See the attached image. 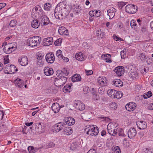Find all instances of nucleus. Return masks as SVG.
<instances>
[{
    "instance_id": "obj_42",
    "label": "nucleus",
    "mask_w": 153,
    "mask_h": 153,
    "mask_svg": "<svg viewBox=\"0 0 153 153\" xmlns=\"http://www.w3.org/2000/svg\"><path fill=\"white\" fill-rule=\"evenodd\" d=\"M130 25L131 27L134 29H136L137 27V25L136 21L134 19H132L130 22Z\"/></svg>"
},
{
    "instance_id": "obj_25",
    "label": "nucleus",
    "mask_w": 153,
    "mask_h": 153,
    "mask_svg": "<svg viewBox=\"0 0 153 153\" xmlns=\"http://www.w3.org/2000/svg\"><path fill=\"white\" fill-rule=\"evenodd\" d=\"M112 84L115 86L121 87L123 85V83L120 79H117L113 80Z\"/></svg>"
},
{
    "instance_id": "obj_21",
    "label": "nucleus",
    "mask_w": 153,
    "mask_h": 153,
    "mask_svg": "<svg viewBox=\"0 0 153 153\" xmlns=\"http://www.w3.org/2000/svg\"><path fill=\"white\" fill-rule=\"evenodd\" d=\"M56 75L57 74L61 75V76H68L69 74V70H67L65 68H64L62 70H58L56 73Z\"/></svg>"
},
{
    "instance_id": "obj_57",
    "label": "nucleus",
    "mask_w": 153,
    "mask_h": 153,
    "mask_svg": "<svg viewBox=\"0 0 153 153\" xmlns=\"http://www.w3.org/2000/svg\"><path fill=\"white\" fill-rule=\"evenodd\" d=\"M47 145L48 148H50L54 147L55 145L53 143L51 142L48 143Z\"/></svg>"
},
{
    "instance_id": "obj_12",
    "label": "nucleus",
    "mask_w": 153,
    "mask_h": 153,
    "mask_svg": "<svg viewBox=\"0 0 153 153\" xmlns=\"http://www.w3.org/2000/svg\"><path fill=\"white\" fill-rule=\"evenodd\" d=\"M74 106L75 107L76 109L79 111H82L85 109L84 104L79 100H75Z\"/></svg>"
},
{
    "instance_id": "obj_29",
    "label": "nucleus",
    "mask_w": 153,
    "mask_h": 153,
    "mask_svg": "<svg viewBox=\"0 0 153 153\" xmlns=\"http://www.w3.org/2000/svg\"><path fill=\"white\" fill-rule=\"evenodd\" d=\"M51 108L54 113H57L59 112L60 109L59 104L57 102L53 103L51 106Z\"/></svg>"
},
{
    "instance_id": "obj_47",
    "label": "nucleus",
    "mask_w": 153,
    "mask_h": 153,
    "mask_svg": "<svg viewBox=\"0 0 153 153\" xmlns=\"http://www.w3.org/2000/svg\"><path fill=\"white\" fill-rule=\"evenodd\" d=\"M51 5L49 3H47L44 5V8L45 10L49 11L51 8Z\"/></svg>"
},
{
    "instance_id": "obj_50",
    "label": "nucleus",
    "mask_w": 153,
    "mask_h": 153,
    "mask_svg": "<svg viewBox=\"0 0 153 153\" xmlns=\"http://www.w3.org/2000/svg\"><path fill=\"white\" fill-rule=\"evenodd\" d=\"M34 149V147L33 146H29L27 148L29 153H35V151Z\"/></svg>"
},
{
    "instance_id": "obj_49",
    "label": "nucleus",
    "mask_w": 153,
    "mask_h": 153,
    "mask_svg": "<svg viewBox=\"0 0 153 153\" xmlns=\"http://www.w3.org/2000/svg\"><path fill=\"white\" fill-rule=\"evenodd\" d=\"M104 79L103 77H99L98 79V82L101 85H103L104 84Z\"/></svg>"
},
{
    "instance_id": "obj_19",
    "label": "nucleus",
    "mask_w": 153,
    "mask_h": 153,
    "mask_svg": "<svg viewBox=\"0 0 153 153\" xmlns=\"http://www.w3.org/2000/svg\"><path fill=\"white\" fill-rule=\"evenodd\" d=\"M56 56L59 59V60H62L67 62L69 61V59L67 57H65L62 54V51L60 50H58L56 52Z\"/></svg>"
},
{
    "instance_id": "obj_46",
    "label": "nucleus",
    "mask_w": 153,
    "mask_h": 153,
    "mask_svg": "<svg viewBox=\"0 0 153 153\" xmlns=\"http://www.w3.org/2000/svg\"><path fill=\"white\" fill-rule=\"evenodd\" d=\"M78 147L77 143H72L70 146V149L72 150H75V149H77Z\"/></svg>"
},
{
    "instance_id": "obj_17",
    "label": "nucleus",
    "mask_w": 153,
    "mask_h": 153,
    "mask_svg": "<svg viewBox=\"0 0 153 153\" xmlns=\"http://www.w3.org/2000/svg\"><path fill=\"white\" fill-rule=\"evenodd\" d=\"M64 123H63L65 125H67L68 126H71L74 125L75 122V119L71 117H67L64 119Z\"/></svg>"
},
{
    "instance_id": "obj_40",
    "label": "nucleus",
    "mask_w": 153,
    "mask_h": 153,
    "mask_svg": "<svg viewBox=\"0 0 153 153\" xmlns=\"http://www.w3.org/2000/svg\"><path fill=\"white\" fill-rule=\"evenodd\" d=\"M10 70V74L15 73L18 71V69L14 65H11Z\"/></svg>"
},
{
    "instance_id": "obj_7",
    "label": "nucleus",
    "mask_w": 153,
    "mask_h": 153,
    "mask_svg": "<svg viewBox=\"0 0 153 153\" xmlns=\"http://www.w3.org/2000/svg\"><path fill=\"white\" fill-rule=\"evenodd\" d=\"M16 48V45L15 47L13 46L12 43H11L5 45L4 48L3 50L5 53L9 54L15 51Z\"/></svg>"
},
{
    "instance_id": "obj_61",
    "label": "nucleus",
    "mask_w": 153,
    "mask_h": 153,
    "mask_svg": "<svg viewBox=\"0 0 153 153\" xmlns=\"http://www.w3.org/2000/svg\"><path fill=\"white\" fill-rule=\"evenodd\" d=\"M83 91L85 94H86L89 92V88L88 87H85L83 88Z\"/></svg>"
},
{
    "instance_id": "obj_60",
    "label": "nucleus",
    "mask_w": 153,
    "mask_h": 153,
    "mask_svg": "<svg viewBox=\"0 0 153 153\" xmlns=\"http://www.w3.org/2000/svg\"><path fill=\"white\" fill-rule=\"evenodd\" d=\"M152 92L151 91H149L148 92H147L146 94V95L147 96V97H146L145 98H149L152 96Z\"/></svg>"
},
{
    "instance_id": "obj_16",
    "label": "nucleus",
    "mask_w": 153,
    "mask_h": 153,
    "mask_svg": "<svg viewBox=\"0 0 153 153\" xmlns=\"http://www.w3.org/2000/svg\"><path fill=\"white\" fill-rule=\"evenodd\" d=\"M124 67L122 66H118L115 68L114 71L119 76H123L124 72Z\"/></svg>"
},
{
    "instance_id": "obj_52",
    "label": "nucleus",
    "mask_w": 153,
    "mask_h": 153,
    "mask_svg": "<svg viewBox=\"0 0 153 153\" xmlns=\"http://www.w3.org/2000/svg\"><path fill=\"white\" fill-rule=\"evenodd\" d=\"M120 55L121 58L124 59L126 56V52L125 51H121L120 52Z\"/></svg>"
},
{
    "instance_id": "obj_34",
    "label": "nucleus",
    "mask_w": 153,
    "mask_h": 153,
    "mask_svg": "<svg viewBox=\"0 0 153 153\" xmlns=\"http://www.w3.org/2000/svg\"><path fill=\"white\" fill-rule=\"evenodd\" d=\"M108 107L113 110H116L117 107V104L115 102H111L108 104H107Z\"/></svg>"
},
{
    "instance_id": "obj_30",
    "label": "nucleus",
    "mask_w": 153,
    "mask_h": 153,
    "mask_svg": "<svg viewBox=\"0 0 153 153\" xmlns=\"http://www.w3.org/2000/svg\"><path fill=\"white\" fill-rule=\"evenodd\" d=\"M76 59L78 61H82L86 59V57L82 53L79 52L76 53L75 56Z\"/></svg>"
},
{
    "instance_id": "obj_28",
    "label": "nucleus",
    "mask_w": 153,
    "mask_h": 153,
    "mask_svg": "<svg viewBox=\"0 0 153 153\" xmlns=\"http://www.w3.org/2000/svg\"><path fill=\"white\" fill-rule=\"evenodd\" d=\"M44 71L45 74L47 76H50L53 73V69L49 67H45Z\"/></svg>"
},
{
    "instance_id": "obj_63",
    "label": "nucleus",
    "mask_w": 153,
    "mask_h": 153,
    "mask_svg": "<svg viewBox=\"0 0 153 153\" xmlns=\"http://www.w3.org/2000/svg\"><path fill=\"white\" fill-rule=\"evenodd\" d=\"M93 100H98L99 99V95H97V94H94V96H92Z\"/></svg>"
},
{
    "instance_id": "obj_15",
    "label": "nucleus",
    "mask_w": 153,
    "mask_h": 153,
    "mask_svg": "<svg viewBox=\"0 0 153 153\" xmlns=\"http://www.w3.org/2000/svg\"><path fill=\"white\" fill-rule=\"evenodd\" d=\"M46 61L49 63H52L55 60L54 54L52 53H48L46 55Z\"/></svg>"
},
{
    "instance_id": "obj_31",
    "label": "nucleus",
    "mask_w": 153,
    "mask_h": 153,
    "mask_svg": "<svg viewBox=\"0 0 153 153\" xmlns=\"http://www.w3.org/2000/svg\"><path fill=\"white\" fill-rule=\"evenodd\" d=\"M113 9L112 10L110 9L107 10V15L106 17V19H112L115 15V13L114 12Z\"/></svg>"
},
{
    "instance_id": "obj_2",
    "label": "nucleus",
    "mask_w": 153,
    "mask_h": 153,
    "mask_svg": "<svg viewBox=\"0 0 153 153\" xmlns=\"http://www.w3.org/2000/svg\"><path fill=\"white\" fill-rule=\"evenodd\" d=\"M41 41V37L36 36L28 38L27 40V44L28 46L31 47H36L39 45Z\"/></svg>"
},
{
    "instance_id": "obj_8",
    "label": "nucleus",
    "mask_w": 153,
    "mask_h": 153,
    "mask_svg": "<svg viewBox=\"0 0 153 153\" xmlns=\"http://www.w3.org/2000/svg\"><path fill=\"white\" fill-rule=\"evenodd\" d=\"M107 129L108 133L111 135H114L117 133V129L115 128V126L111 123L108 124Z\"/></svg>"
},
{
    "instance_id": "obj_22",
    "label": "nucleus",
    "mask_w": 153,
    "mask_h": 153,
    "mask_svg": "<svg viewBox=\"0 0 153 153\" xmlns=\"http://www.w3.org/2000/svg\"><path fill=\"white\" fill-rule=\"evenodd\" d=\"M40 18L41 19V24H43L45 26L49 24L50 22L49 19L46 15H45V14Z\"/></svg>"
},
{
    "instance_id": "obj_35",
    "label": "nucleus",
    "mask_w": 153,
    "mask_h": 153,
    "mask_svg": "<svg viewBox=\"0 0 153 153\" xmlns=\"http://www.w3.org/2000/svg\"><path fill=\"white\" fill-rule=\"evenodd\" d=\"M32 27L34 28H37L40 25V23L37 19H34L31 23Z\"/></svg>"
},
{
    "instance_id": "obj_44",
    "label": "nucleus",
    "mask_w": 153,
    "mask_h": 153,
    "mask_svg": "<svg viewBox=\"0 0 153 153\" xmlns=\"http://www.w3.org/2000/svg\"><path fill=\"white\" fill-rule=\"evenodd\" d=\"M17 22L15 19L11 20L9 23V25L11 27H14L17 25Z\"/></svg>"
},
{
    "instance_id": "obj_51",
    "label": "nucleus",
    "mask_w": 153,
    "mask_h": 153,
    "mask_svg": "<svg viewBox=\"0 0 153 153\" xmlns=\"http://www.w3.org/2000/svg\"><path fill=\"white\" fill-rule=\"evenodd\" d=\"M62 42V40L60 39H57L54 42V44L55 46H59L61 45V43Z\"/></svg>"
},
{
    "instance_id": "obj_1",
    "label": "nucleus",
    "mask_w": 153,
    "mask_h": 153,
    "mask_svg": "<svg viewBox=\"0 0 153 153\" xmlns=\"http://www.w3.org/2000/svg\"><path fill=\"white\" fill-rule=\"evenodd\" d=\"M69 12L63 3H60L56 7L54 10V16L57 19H62L65 18L68 15Z\"/></svg>"
},
{
    "instance_id": "obj_26",
    "label": "nucleus",
    "mask_w": 153,
    "mask_h": 153,
    "mask_svg": "<svg viewBox=\"0 0 153 153\" xmlns=\"http://www.w3.org/2000/svg\"><path fill=\"white\" fill-rule=\"evenodd\" d=\"M24 81L21 79L17 78L14 82L15 85L19 88H21L24 85Z\"/></svg>"
},
{
    "instance_id": "obj_48",
    "label": "nucleus",
    "mask_w": 153,
    "mask_h": 153,
    "mask_svg": "<svg viewBox=\"0 0 153 153\" xmlns=\"http://www.w3.org/2000/svg\"><path fill=\"white\" fill-rule=\"evenodd\" d=\"M143 150L146 153H152L153 152V149L149 147Z\"/></svg>"
},
{
    "instance_id": "obj_39",
    "label": "nucleus",
    "mask_w": 153,
    "mask_h": 153,
    "mask_svg": "<svg viewBox=\"0 0 153 153\" xmlns=\"http://www.w3.org/2000/svg\"><path fill=\"white\" fill-rule=\"evenodd\" d=\"M11 64H8L6 65L3 69L4 70L5 73L7 74H10V67Z\"/></svg>"
},
{
    "instance_id": "obj_55",
    "label": "nucleus",
    "mask_w": 153,
    "mask_h": 153,
    "mask_svg": "<svg viewBox=\"0 0 153 153\" xmlns=\"http://www.w3.org/2000/svg\"><path fill=\"white\" fill-rule=\"evenodd\" d=\"M96 12V11H95V10H91L89 11V14L91 17L94 16V15L95 14V13Z\"/></svg>"
},
{
    "instance_id": "obj_13",
    "label": "nucleus",
    "mask_w": 153,
    "mask_h": 153,
    "mask_svg": "<svg viewBox=\"0 0 153 153\" xmlns=\"http://www.w3.org/2000/svg\"><path fill=\"white\" fill-rule=\"evenodd\" d=\"M140 60L143 61H146V62L148 65H150L152 62V58L149 56L146 57L145 54L144 53H141L139 56Z\"/></svg>"
},
{
    "instance_id": "obj_41",
    "label": "nucleus",
    "mask_w": 153,
    "mask_h": 153,
    "mask_svg": "<svg viewBox=\"0 0 153 153\" xmlns=\"http://www.w3.org/2000/svg\"><path fill=\"white\" fill-rule=\"evenodd\" d=\"M44 55H42V54L41 53H39L38 55L37 59L38 60L40 61L41 60V61L40 62H38V64H39V63L40 64L41 66L42 65H43V62H42V60H41L42 59V58H43Z\"/></svg>"
},
{
    "instance_id": "obj_18",
    "label": "nucleus",
    "mask_w": 153,
    "mask_h": 153,
    "mask_svg": "<svg viewBox=\"0 0 153 153\" xmlns=\"http://www.w3.org/2000/svg\"><path fill=\"white\" fill-rule=\"evenodd\" d=\"M137 131L134 128H130L128 132V135L130 139L134 138L137 134Z\"/></svg>"
},
{
    "instance_id": "obj_9",
    "label": "nucleus",
    "mask_w": 153,
    "mask_h": 153,
    "mask_svg": "<svg viewBox=\"0 0 153 153\" xmlns=\"http://www.w3.org/2000/svg\"><path fill=\"white\" fill-rule=\"evenodd\" d=\"M35 128L36 132L37 133L40 134L45 131L44 126L43 125L42 126L41 123H36L34 124L33 127Z\"/></svg>"
},
{
    "instance_id": "obj_56",
    "label": "nucleus",
    "mask_w": 153,
    "mask_h": 153,
    "mask_svg": "<svg viewBox=\"0 0 153 153\" xmlns=\"http://www.w3.org/2000/svg\"><path fill=\"white\" fill-rule=\"evenodd\" d=\"M81 11V7L79 6H77L76 7V8L75 10V11L76 13H78L79 12H80V11Z\"/></svg>"
},
{
    "instance_id": "obj_20",
    "label": "nucleus",
    "mask_w": 153,
    "mask_h": 153,
    "mask_svg": "<svg viewBox=\"0 0 153 153\" xmlns=\"http://www.w3.org/2000/svg\"><path fill=\"white\" fill-rule=\"evenodd\" d=\"M136 107V104L133 102H130L126 105L125 108L128 111H133Z\"/></svg>"
},
{
    "instance_id": "obj_5",
    "label": "nucleus",
    "mask_w": 153,
    "mask_h": 153,
    "mask_svg": "<svg viewBox=\"0 0 153 153\" xmlns=\"http://www.w3.org/2000/svg\"><path fill=\"white\" fill-rule=\"evenodd\" d=\"M36 14H37L40 17L45 14L42 8L39 5H37L34 7L32 11V17L35 19L36 17Z\"/></svg>"
},
{
    "instance_id": "obj_36",
    "label": "nucleus",
    "mask_w": 153,
    "mask_h": 153,
    "mask_svg": "<svg viewBox=\"0 0 153 153\" xmlns=\"http://www.w3.org/2000/svg\"><path fill=\"white\" fill-rule=\"evenodd\" d=\"M116 90L113 89H109L107 91V94L110 97L114 98Z\"/></svg>"
},
{
    "instance_id": "obj_24",
    "label": "nucleus",
    "mask_w": 153,
    "mask_h": 153,
    "mask_svg": "<svg viewBox=\"0 0 153 153\" xmlns=\"http://www.w3.org/2000/svg\"><path fill=\"white\" fill-rule=\"evenodd\" d=\"M136 124L137 127L140 129H144L147 127V124L144 121H138Z\"/></svg>"
},
{
    "instance_id": "obj_62",
    "label": "nucleus",
    "mask_w": 153,
    "mask_h": 153,
    "mask_svg": "<svg viewBox=\"0 0 153 153\" xmlns=\"http://www.w3.org/2000/svg\"><path fill=\"white\" fill-rule=\"evenodd\" d=\"M87 153H97L96 151V150L94 149H92L89 150Z\"/></svg>"
},
{
    "instance_id": "obj_45",
    "label": "nucleus",
    "mask_w": 153,
    "mask_h": 153,
    "mask_svg": "<svg viewBox=\"0 0 153 153\" xmlns=\"http://www.w3.org/2000/svg\"><path fill=\"white\" fill-rule=\"evenodd\" d=\"M105 87L104 85L100 87L98 89V92L101 94H105Z\"/></svg>"
},
{
    "instance_id": "obj_37",
    "label": "nucleus",
    "mask_w": 153,
    "mask_h": 153,
    "mask_svg": "<svg viewBox=\"0 0 153 153\" xmlns=\"http://www.w3.org/2000/svg\"><path fill=\"white\" fill-rule=\"evenodd\" d=\"M72 84H67L63 88V91L64 92H69L71 91V88Z\"/></svg>"
},
{
    "instance_id": "obj_14",
    "label": "nucleus",
    "mask_w": 153,
    "mask_h": 153,
    "mask_svg": "<svg viewBox=\"0 0 153 153\" xmlns=\"http://www.w3.org/2000/svg\"><path fill=\"white\" fill-rule=\"evenodd\" d=\"M128 75L131 79H139V74L136 70L131 69L128 73Z\"/></svg>"
},
{
    "instance_id": "obj_38",
    "label": "nucleus",
    "mask_w": 153,
    "mask_h": 153,
    "mask_svg": "<svg viewBox=\"0 0 153 153\" xmlns=\"http://www.w3.org/2000/svg\"><path fill=\"white\" fill-rule=\"evenodd\" d=\"M123 93L120 91H117L116 90L115 93L114 98L120 99L123 96Z\"/></svg>"
},
{
    "instance_id": "obj_59",
    "label": "nucleus",
    "mask_w": 153,
    "mask_h": 153,
    "mask_svg": "<svg viewBox=\"0 0 153 153\" xmlns=\"http://www.w3.org/2000/svg\"><path fill=\"white\" fill-rule=\"evenodd\" d=\"M95 11H96L95 14L94 15V16L96 17H98L101 15V13H100V11L98 10V11L97 10H95Z\"/></svg>"
},
{
    "instance_id": "obj_11",
    "label": "nucleus",
    "mask_w": 153,
    "mask_h": 153,
    "mask_svg": "<svg viewBox=\"0 0 153 153\" xmlns=\"http://www.w3.org/2000/svg\"><path fill=\"white\" fill-rule=\"evenodd\" d=\"M65 125L62 123L59 122L53 125L52 127V129L53 131L58 132L65 127Z\"/></svg>"
},
{
    "instance_id": "obj_33",
    "label": "nucleus",
    "mask_w": 153,
    "mask_h": 153,
    "mask_svg": "<svg viewBox=\"0 0 153 153\" xmlns=\"http://www.w3.org/2000/svg\"><path fill=\"white\" fill-rule=\"evenodd\" d=\"M81 80V77L79 74H76L71 77V80L73 82L80 81Z\"/></svg>"
},
{
    "instance_id": "obj_54",
    "label": "nucleus",
    "mask_w": 153,
    "mask_h": 153,
    "mask_svg": "<svg viewBox=\"0 0 153 153\" xmlns=\"http://www.w3.org/2000/svg\"><path fill=\"white\" fill-rule=\"evenodd\" d=\"M114 150L116 153H119L121 152V150L120 147L118 146L115 147L114 149Z\"/></svg>"
},
{
    "instance_id": "obj_10",
    "label": "nucleus",
    "mask_w": 153,
    "mask_h": 153,
    "mask_svg": "<svg viewBox=\"0 0 153 153\" xmlns=\"http://www.w3.org/2000/svg\"><path fill=\"white\" fill-rule=\"evenodd\" d=\"M19 64L22 66H25L28 64V59L27 56L22 55L19 57L18 59Z\"/></svg>"
},
{
    "instance_id": "obj_64",
    "label": "nucleus",
    "mask_w": 153,
    "mask_h": 153,
    "mask_svg": "<svg viewBox=\"0 0 153 153\" xmlns=\"http://www.w3.org/2000/svg\"><path fill=\"white\" fill-rule=\"evenodd\" d=\"M148 108L149 110H151L153 109V103L149 104L148 105Z\"/></svg>"
},
{
    "instance_id": "obj_4",
    "label": "nucleus",
    "mask_w": 153,
    "mask_h": 153,
    "mask_svg": "<svg viewBox=\"0 0 153 153\" xmlns=\"http://www.w3.org/2000/svg\"><path fill=\"white\" fill-rule=\"evenodd\" d=\"M85 131L88 135L92 136H96L98 134L99 132L98 128L96 126L94 127V125L89 126L85 129Z\"/></svg>"
},
{
    "instance_id": "obj_53",
    "label": "nucleus",
    "mask_w": 153,
    "mask_h": 153,
    "mask_svg": "<svg viewBox=\"0 0 153 153\" xmlns=\"http://www.w3.org/2000/svg\"><path fill=\"white\" fill-rule=\"evenodd\" d=\"M118 134L119 136H121L125 137L126 136V135L124 133L123 131V129L120 128V131L118 132Z\"/></svg>"
},
{
    "instance_id": "obj_58",
    "label": "nucleus",
    "mask_w": 153,
    "mask_h": 153,
    "mask_svg": "<svg viewBox=\"0 0 153 153\" xmlns=\"http://www.w3.org/2000/svg\"><path fill=\"white\" fill-rule=\"evenodd\" d=\"M85 73L87 75L89 76L92 74H93V72L92 70H85Z\"/></svg>"
},
{
    "instance_id": "obj_43",
    "label": "nucleus",
    "mask_w": 153,
    "mask_h": 153,
    "mask_svg": "<svg viewBox=\"0 0 153 153\" xmlns=\"http://www.w3.org/2000/svg\"><path fill=\"white\" fill-rule=\"evenodd\" d=\"M106 62L107 63H111L112 62V60L111 58V56L110 54L106 53Z\"/></svg>"
},
{
    "instance_id": "obj_32",
    "label": "nucleus",
    "mask_w": 153,
    "mask_h": 153,
    "mask_svg": "<svg viewBox=\"0 0 153 153\" xmlns=\"http://www.w3.org/2000/svg\"><path fill=\"white\" fill-rule=\"evenodd\" d=\"M62 132L65 135H69L72 134L73 130L70 127H66L64 129Z\"/></svg>"
},
{
    "instance_id": "obj_6",
    "label": "nucleus",
    "mask_w": 153,
    "mask_h": 153,
    "mask_svg": "<svg viewBox=\"0 0 153 153\" xmlns=\"http://www.w3.org/2000/svg\"><path fill=\"white\" fill-rule=\"evenodd\" d=\"M138 8L137 6L132 4H129L127 5L125 8V11L129 13L133 14L136 13Z\"/></svg>"
},
{
    "instance_id": "obj_23",
    "label": "nucleus",
    "mask_w": 153,
    "mask_h": 153,
    "mask_svg": "<svg viewBox=\"0 0 153 153\" xmlns=\"http://www.w3.org/2000/svg\"><path fill=\"white\" fill-rule=\"evenodd\" d=\"M58 32L59 34L62 35H68V31L66 27L63 26L60 27H59Z\"/></svg>"
},
{
    "instance_id": "obj_3",
    "label": "nucleus",
    "mask_w": 153,
    "mask_h": 153,
    "mask_svg": "<svg viewBox=\"0 0 153 153\" xmlns=\"http://www.w3.org/2000/svg\"><path fill=\"white\" fill-rule=\"evenodd\" d=\"M57 76L58 78H55L54 80V83L55 85L58 87L63 86L67 82V78L58 74H57Z\"/></svg>"
},
{
    "instance_id": "obj_27",
    "label": "nucleus",
    "mask_w": 153,
    "mask_h": 153,
    "mask_svg": "<svg viewBox=\"0 0 153 153\" xmlns=\"http://www.w3.org/2000/svg\"><path fill=\"white\" fill-rule=\"evenodd\" d=\"M53 38L52 37H49L45 38L43 41V45L45 46H48L52 45L53 43Z\"/></svg>"
}]
</instances>
